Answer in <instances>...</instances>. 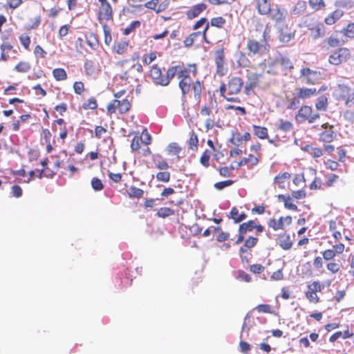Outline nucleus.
<instances>
[{
	"label": "nucleus",
	"mask_w": 354,
	"mask_h": 354,
	"mask_svg": "<svg viewBox=\"0 0 354 354\" xmlns=\"http://www.w3.org/2000/svg\"><path fill=\"white\" fill-rule=\"evenodd\" d=\"M115 65L119 69V77L129 83L137 82L143 72V67L138 61V56L118 61Z\"/></svg>",
	"instance_id": "1"
},
{
	"label": "nucleus",
	"mask_w": 354,
	"mask_h": 354,
	"mask_svg": "<svg viewBox=\"0 0 354 354\" xmlns=\"http://www.w3.org/2000/svg\"><path fill=\"white\" fill-rule=\"evenodd\" d=\"M177 72L176 66H171L167 71L166 75L162 74V69L157 65L154 64L151 66L149 75L153 82L156 84L166 86L169 83V81L174 77Z\"/></svg>",
	"instance_id": "2"
},
{
	"label": "nucleus",
	"mask_w": 354,
	"mask_h": 354,
	"mask_svg": "<svg viewBox=\"0 0 354 354\" xmlns=\"http://www.w3.org/2000/svg\"><path fill=\"white\" fill-rule=\"evenodd\" d=\"M189 68H185L178 71V79L182 78L178 82V86L181 89L183 93V102L187 100L186 95L189 93L190 91L192 80L189 76V73L192 72L196 73V66L195 64H189ZM184 102H183V105Z\"/></svg>",
	"instance_id": "3"
},
{
	"label": "nucleus",
	"mask_w": 354,
	"mask_h": 354,
	"mask_svg": "<svg viewBox=\"0 0 354 354\" xmlns=\"http://www.w3.org/2000/svg\"><path fill=\"white\" fill-rule=\"evenodd\" d=\"M131 107V101L127 98L113 100L106 106L107 113L110 115L118 111L120 114L127 113Z\"/></svg>",
	"instance_id": "4"
},
{
	"label": "nucleus",
	"mask_w": 354,
	"mask_h": 354,
	"mask_svg": "<svg viewBox=\"0 0 354 354\" xmlns=\"http://www.w3.org/2000/svg\"><path fill=\"white\" fill-rule=\"evenodd\" d=\"M100 3L98 7L97 19L102 24L104 21L113 20V10L108 0H97Z\"/></svg>",
	"instance_id": "5"
},
{
	"label": "nucleus",
	"mask_w": 354,
	"mask_h": 354,
	"mask_svg": "<svg viewBox=\"0 0 354 354\" xmlns=\"http://www.w3.org/2000/svg\"><path fill=\"white\" fill-rule=\"evenodd\" d=\"M263 41L259 42L254 39H249L247 44L248 50L254 55H264L269 50V44L266 39V32H263Z\"/></svg>",
	"instance_id": "6"
},
{
	"label": "nucleus",
	"mask_w": 354,
	"mask_h": 354,
	"mask_svg": "<svg viewBox=\"0 0 354 354\" xmlns=\"http://www.w3.org/2000/svg\"><path fill=\"white\" fill-rule=\"evenodd\" d=\"M302 82L307 84H315L322 79L319 71H313L308 68H302L300 71Z\"/></svg>",
	"instance_id": "7"
},
{
	"label": "nucleus",
	"mask_w": 354,
	"mask_h": 354,
	"mask_svg": "<svg viewBox=\"0 0 354 354\" xmlns=\"http://www.w3.org/2000/svg\"><path fill=\"white\" fill-rule=\"evenodd\" d=\"M351 56L350 52L346 48H341L330 55L328 61L333 65H339L346 62Z\"/></svg>",
	"instance_id": "8"
},
{
	"label": "nucleus",
	"mask_w": 354,
	"mask_h": 354,
	"mask_svg": "<svg viewBox=\"0 0 354 354\" xmlns=\"http://www.w3.org/2000/svg\"><path fill=\"white\" fill-rule=\"evenodd\" d=\"M209 27V24H207L205 27L204 28L203 32L198 31L194 32L190 34L184 40V44L186 47L191 46L194 42L199 37L201 38V40H205V42L209 43L206 38V33Z\"/></svg>",
	"instance_id": "9"
},
{
	"label": "nucleus",
	"mask_w": 354,
	"mask_h": 354,
	"mask_svg": "<svg viewBox=\"0 0 354 354\" xmlns=\"http://www.w3.org/2000/svg\"><path fill=\"white\" fill-rule=\"evenodd\" d=\"M270 17L274 20L277 26L283 24L287 16V11L285 9H281L278 7L272 8L269 12Z\"/></svg>",
	"instance_id": "10"
},
{
	"label": "nucleus",
	"mask_w": 354,
	"mask_h": 354,
	"mask_svg": "<svg viewBox=\"0 0 354 354\" xmlns=\"http://www.w3.org/2000/svg\"><path fill=\"white\" fill-rule=\"evenodd\" d=\"M322 127L325 129L319 134V139L324 142H331L336 137V133L333 130V127L328 123H325L322 125Z\"/></svg>",
	"instance_id": "11"
},
{
	"label": "nucleus",
	"mask_w": 354,
	"mask_h": 354,
	"mask_svg": "<svg viewBox=\"0 0 354 354\" xmlns=\"http://www.w3.org/2000/svg\"><path fill=\"white\" fill-rule=\"evenodd\" d=\"M243 82V80L238 77H234L232 78L227 85L228 88V94L230 95H235L240 92Z\"/></svg>",
	"instance_id": "12"
},
{
	"label": "nucleus",
	"mask_w": 354,
	"mask_h": 354,
	"mask_svg": "<svg viewBox=\"0 0 354 354\" xmlns=\"http://www.w3.org/2000/svg\"><path fill=\"white\" fill-rule=\"evenodd\" d=\"M56 124L59 125V129L60 131L59 138L62 140H64L67 138V136H68V128L66 127V122L64 121V120L63 118H59V119L55 120L52 124V129L53 131H56L57 130V129L56 127Z\"/></svg>",
	"instance_id": "13"
},
{
	"label": "nucleus",
	"mask_w": 354,
	"mask_h": 354,
	"mask_svg": "<svg viewBox=\"0 0 354 354\" xmlns=\"http://www.w3.org/2000/svg\"><path fill=\"white\" fill-rule=\"evenodd\" d=\"M84 70L86 76H96L100 71V68L93 60H86L84 64Z\"/></svg>",
	"instance_id": "14"
},
{
	"label": "nucleus",
	"mask_w": 354,
	"mask_h": 354,
	"mask_svg": "<svg viewBox=\"0 0 354 354\" xmlns=\"http://www.w3.org/2000/svg\"><path fill=\"white\" fill-rule=\"evenodd\" d=\"M206 8L207 5L203 3L193 6L186 11V15L187 19H193L197 17Z\"/></svg>",
	"instance_id": "15"
},
{
	"label": "nucleus",
	"mask_w": 354,
	"mask_h": 354,
	"mask_svg": "<svg viewBox=\"0 0 354 354\" xmlns=\"http://www.w3.org/2000/svg\"><path fill=\"white\" fill-rule=\"evenodd\" d=\"M277 28L279 32V39L282 43L289 42L295 36V32L291 31L287 26L285 27L279 26Z\"/></svg>",
	"instance_id": "16"
},
{
	"label": "nucleus",
	"mask_w": 354,
	"mask_h": 354,
	"mask_svg": "<svg viewBox=\"0 0 354 354\" xmlns=\"http://www.w3.org/2000/svg\"><path fill=\"white\" fill-rule=\"evenodd\" d=\"M310 36L313 39L322 37L325 35V26L323 24H317L310 29Z\"/></svg>",
	"instance_id": "17"
},
{
	"label": "nucleus",
	"mask_w": 354,
	"mask_h": 354,
	"mask_svg": "<svg viewBox=\"0 0 354 354\" xmlns=\"http://www.w3.org/2000/svg\"><path fill=\"white\" fill-rule=\"evenodd\" d=\"M278 240L280 247L283 250H288L292 248V243L290 234L286 233L279 234Z\"/></svg>",
	"instance_id": "18"
},
{
	"label": "nucleus",
	"mask_w": 354,
	"mask_h": 354,
	"mask_svg": "<svg viewBox=\"0 0 354 354\" xmlns=\"http://www.w3.org/2000/svg\"><path fill=\"white\" fill-rule=\"evenodd\" d=\"M311 113L312 109L310 106H303L299 110L298 113L296 115V120L299 122H302L309 118Z\"/></svg>",
	"instance_id": "19"
},
{
	"label": "nucleus",
	"mask_w": 354,
	"mask_h": 354,
	"mask_svg": "<svg viewBox=\"0 0 354 354\" xmlns=\"http://www.w3.org/2000/svg\"><path fill=\"white\" fill-rule=\"evenodd\" d=\"M317 93L315 88H301L298 89L297 97L301 99H307Z\"/></svg>",
	"instance_id": "20"
},
{
	"label": "nucleus",
	"mask_w": 354,
	"mask_h": 354,
	"mask_svg": "<svg viewBox=\"0 0 354 354\" xmlns=\"http://www.w3.org/2000/svg\"><path fill=\"white\" fill-rule=\"evenodd\" d=\"M127 196L130 198L140 199L143 197L144 191L143 189L136 187L135 186H131L128 190H127Z\"/></svg>",
	"instance_id": "21"
},
{
	"label": "nucleus",
	"mask_w": 354,
	"mask_h": 354,
	"mask_svg": "<svg viewBox=\"0 0 354 354\" xmlns=\"http://www.w3.org/2000/svg\"><path fill=\"white\" fill-rule=\"evenodd\" d=\"M1 60L6 62L9 59L8 53L12 49V46L8 42H3L1 45Z\"/></svg>",
	"instance_id": "22"
},
{
	"label": "nucleus",
	"mask_w": 354,
	"mask_h": 354,
	"mask_svg": "<svg viewBox=\"0 0 354 354\" xmlns=\"http://www.w3.org/2000/svg\"><path fill=\"white\" fill-rule=\"evenodd\" d=\"M343 15V11L337 9L330 13L326 19L325 22L328 25H332L335 24L342 16Z\"/></svg>",
	"instance_id": "23"
},
{
	"label": "nucleus",
	"mask_w": 354,
	"mask_h": 354,
	"mask_svg": "<svg viewBox=\"0 0 354 354\" xmlns=\"http://www.w3.org/2000/svg\"><path fill=\"white\" fill-rule=\"evenodd\" d=\"M258 242V239L250 236L248 239L245 241L244 245L240 248L239 252L240 253H245L248 251V249L252 248L256 245Z\"/></svg>",
	"instance_id": "24"
},
{
	"label": "nucleus",
	"mask_w": 354,
	"mask_h": 354,
	"mask_svg": "<svg viewBox=\"0 0 354 354\" xmlns=\"http://www.w3.org/2000/svg\"><path fill=\"white\" fill-rule=\"evenodd\" d=\"M258 11L261 15H267L271 11L270 5L267 0H258Z\"/></svg>",
	"instance_id": "25"
},
{
	"label": "nucleus",
	"mask_w": 354,
	"mask_h": 354,
	"mask_svg": "<svg viewBox=\"0 0 354 354\" xmlns=\"http://www.w3.org/2000/svg\"><path fill=\"white\" fill-rule=\"evenodd\" d=\"M234 221V223H238L247 218L245 213L239 214V210L236 207H233L230 211V216Z\"/></svg>",
	"instance_id": "26"
},
{
	"label": "nucleus",
	"mask_w": 354,
	"mask_h": 354,
	"mask_svg": "<svg viewBox=\"0 0 354 354\" xmlns=\"http://www.w3.org/2000/svg\"><path fill=\"white\" fill-rule=\"evenodd\" d=\"M52 73L57 81H64L68 77L66 71L62 68H54Z\"/></svg>",
	"instance_id": "27"
},
{
	"label": "nucleus",
	"mask_w": 354,
	"mask_h": 354,
	"mask_svg": "<svg viewBox=\"0 0 354 354\" xmlns=\"http://www.w3.org/2000/svg\"><path fill=\"white\" fill-rule=\"evenodd\" d=\"M129 47V43L126 41H121L117 43L113 47V51L118 55L124 54Z\"/></svg>",
	"instance_id": "28"
},
{
	"label": "nucleus",
	"mask_w": 354,
	"mask_h": 354,
	"mask_svg": "<svg viewBox=\"0 0 354 354\" xmlns=\"http://www.w3.org/2000/svg\"><path fill=\"white\" fill-rule=\"evenodd\" d=\"M31 68L30 64L27 61H20L15 66V69L18 73H25L28 72Z\"/></svg>",
	"instance_id": "29"
},
{
	"label": "nucleus",
	"mask_w": 354,
	"mask_h": 354,
	"mask_svg": "<svg viewBox=\"0 0 354 354\" xmlns=\"http://www.w3.org/2000/svg\"><path fill=\"white\" fill-rule=\"evenodd\" d=\"M257 225L254 221H249L247 223H243L239 225V231H241L242 234H246L247 232L252 231Z\"/></svg>",
	"instance_id": "30"
},
{
	"label": "nucleus",
	"mask_w": 354,
	"mask_h": 354,
	"mask_svg": "<svg viewBox=\"0 0 354 354\" xmlns=\"http://www.w3.org/2000/svg\"><path fill=\"white\" fill-rule=\"evenodd\" d=\"M268 226L274 230L283 229V217H280L279 220L272 218L268 221Z\"/></svg>",
	"instance_id": "31"
},
{
	"label": "nucleus",
	"mask_w": 354,
	"mask_h": 354,
	"mask_svg": "<svg viewBox=\"0 0 354 354\" xmlns=\"http://www.w3.org/2000/svg\"><path fill=\"white\" fill-rule=\"evenodd\" d=\"M254 133L260 139L266 138L268 136V129L266 127L253 125Z\"/></svg>",
	"instance_id": "32"
},
{
	"label": "nucleus",
	"mask_w": 354,
	"mask_h": 354,
	"mask_svg": "<svg viewBox=\"0 0 354 354\" xmlns=\"http://www.w3.org/2000/svg\"><path fill=\"white\" fill-rule=\"evenodd\" d=\"M23 3V0H6V3L4 5V8L6 10H10L13 11L14 10L19 8Z\"/></svg>",
	"instance_id": "33"
},
{
	"label": "nucleus",
	"mask_w": 354,
	"mask_h": 354,
	"mask_svg": "<svg viewBox=\"0 0 354 354\" xmlns=\"http://www.w3.org/2000/svg\"><path fill=\"white\" fill-rule=\"evenodd\" d=\"M82 107L84 110L96 109L97 107V100L94 97H91L82 104Z\"/></svg>",
	"instance_id": "34"
},
{
	"label": "nucleus",
	"mask_w": 354,
	"mask_h": 354,
	"mask_svg": "<svg viewBox=\"0 0 354 354\" xmlns=\"http://www.w3.org/2000/svg\"><path fill=\"white\" fill-rule=\"evenodd\" d=\"M19 40L20 44L24 47V48L26 50H30V37L27 33H23L19 37Z\"/></svg>",
	"instance_id": "35"
},
{
	"label": "nucleus",
	"mask_w": 354,
	"mask_h": 354,
	"mask_svg": "<svg viewBox=\"0 0 354 354\" xmlns=\"http://www.w3.org/2000/svg\"><path fill=\"white\" fill-rule=\"evenodd\" d=\"M103 32L104 36V43L109 46L112 41L111 30L109 26L106 24H102Z\"/></svg>",
	"instance_id": "36"
},
{
	"label": "nucleus",
	"mask_w": 354,
	"mask_h": 354,
	"mask_svg": "<svg viewBox=\"0 0 354 354\" xmlns=\"http://www.w3.org/2000/svg\"><path fill=\"white\" fill-rule=\"evenodd\" d=\"M153 162L155 167L159 169H166L169 167L167 162L158 155L153 157Z\"/></svg>",
	"instance_id": "37"
},
{
	"label": "nucleus",
	"mask_w": 354,
	"mask_h": 354,
	"mask_svg": "<svg viewBox=\"0 0 354 354\" xmlns=\"http://www.w3.org/2000/svg\"><path fill=\"white\" fill-rule=\"evenodd\" d=\"M327 104H328L327 98L325 96L322 95L317 99V101L315 103V106L317 110L325 111L327 108Z\"/></svg>",
	"instance_id": "38"
},
{
	"label": "nucleus",
	"mask_w": 354,
	"mask_h": 354,
	"mask_svg": "<svg viewBox=\"0 0 354 354\" xmlns=\"http://www.w3.org/2000/svg\"><path fill=\"white\" fill-rule=\"evenodd\" d=\"M86 44L92 49H96L99 46V41L96 35L93 33H91L89 36L86 37Z\"/></svg>",
	"instance_id": "39"
},
{
	"label": "nucleus",
	"mask_w": 354,
	"mask_h": 354,
	"mask_svg": "<svg viewBox=\"0 0 354 354\" xmlns=\"http://www.w3.org/2000/svg\"><path fill=\"white\" fill-rule=\"evenodd\" d=\"M306 3L305 1H299L292 10L293 15H299L305 12Z\"/></svg>",
	"instance_id": "40"
},
{
	"label": "nucleus",
	"mask_w": 354,
	"mask_h": 354,
	"mask_svg": "<svg viewBox=\"0 0 354 354\" xmlns=\"http://www.w3.org/2000/svg\"><path fill=\"white\" fill-rule=\"evenodd\" d=\"M158 53L156 51H151L148 54H145L142 57V62L145 65H149L157 58Z\"/></svg>",
	"instance_id": "41"
},
{
	"label": "nucleus",
	"mask_w": 354,
	"mask_h": 354,
	"mask_svg": "<svg viewBox=\"0 0 354 354\" xmlns=\"http://www.w3.org/2000/svg\"><path fill=\"white\" fill-rule=\"evenodd\" d=\"M140 21L138 20L132 21L127 27L123 30V34L128 35L131 32H134L136 28L140 27Z\"/></svg>",
	"instance_id": "42"
},
{
	"label": "nucleus",
	"mask_w": 354,
	"mask_h": 354,
	"mask_svg": "<svg viewBox=\"0 0 354 354\" xmlns=\"http://www.w3.org/2000/svg\"><path fill=\"white\" fill-rule=\"evenodd\" d=\"M174 214V210L169 207H161L157 212V216L161 218H166Z\"/></svg>",
	"instance_id": "43"
},
{
	"label": "nucleus",
	"mask_w": 354,
	"mask_h": 354,
	"mask_svg": "<svg viewBox=\"0 0 354 354\" xmlns=\"http://www.w3.org/2000/svg\"><path fill=\"white\" fill-rule=\"evenodd\" d=\"M249 162H250L252 165H254L258 162V159L252 155H250L249 158H243L239 162L237 163L236 169H239L240 167L246 165Z\"/></svg>",
	"instance_id": "44"
},
{
	"label": "nucleus",
	"mask_w": 354,
	"mask_h": 354,
	"mask_svg": "<svg viewBox=\"0 0 354 354\" xmlns=\"http://www.w3.org/2000/svg\"><path fill=\"white\" fill-rule=\"evenodd\" d=\"M91 184L92 188L95 191H101L104 187L102 180L97 177H94L91 179Z\"/></svg>",
	"instance_id": "45"
},
{
	"label": "nucleus",
	"mask_w": 354,
	"mask_h": 354,
	"mask_svg": "<svg viewBox=\"0 0 354 354\" xmlns=\"http://www.w3.org/2000/svg\"><path fill=\"white\" fill-rule=\"evenodd\" d=\"M142 138H140L138 136H135L131 143V149L132 151H137L141 147L142 143Z\"/></svg>",
	"instance_id": "46"
},
{
	"label": "nucleus",
	"mask_w": 354,
	"mask_h": 354,
	"mask_svg": "<svg viewBox=\"0 0 354 354\" xmlns=\"http://www.w3.org/2000/svg\"><path fill=\"white\" fill-rule=\"evenodd\" d=\"M215 63L216 66H224L225 62H224V54L223 50H218L215 53Z\"/></svg>",
	"instance_id": "47"
},
{
	"label": "nucleus",
	"mask_w": 354,
	"mask_h": 354,
	"mask_svg": "<svg viewBox=\"0 0 354 354\" xmlns=\"http://www.w3.org/2000/svg\"><path fill=\"white\" fill-rule=\"evenodd\" d=\"M278 129L283 132L290 131L292 129V124L289 121H283L281 120L280 124L278 126Z\"/></svg>",
	"instance_id": "48"
},
{
	"label": "nucleus",
	"mask_w": 354,
	"mask_h": 354,
	"mask_svg": "<svg viewBox=\"0 0 354 354\" xmlns=\"http://www.w3.org/2000/svg\"><path fill=\"white\" fill-rule=\"evenodd\" d=\"M280 64L286 69H291L293 68V64L291 60L285 56H281L279 60Z\"/></svg>",
	"instance_id": "49"
},
{
	"label": "nucleus",
	"mask_w": 354,
	"mask_h": 354,
	"mask_svg": "<svg viewBox=\"0 0 354 354\" xmlns=\"http://www.w3.org/2000/svg\"><path fill=\"white\" fill-rule=\"evenodd\" d=\"M159 3V0H151L145 3V6L149 9L155 10L156 12H159L161 11V9L158 7V5Z\"/></svg>",
	"instance_id": "50"
},
{
	"label": "nucleus",
	"mask_w": 354,
	"mask_h": 354,
	"mask_svg": "<svg viewBox=\"0 0 354 354\" xmlns=\"http://www.w3.org/2000/svg\"><path fill=\"white\" fill-rule=\"evenodd\" d=\"M73 90L75 93L82 95L85 91L84 84L82 82H75L73 84Z\"/></svg>",
	"instance_id": "51"
},
{
	"label": "nucleus",
	"mask_w": 354,
	"mask_h": 354,
	"mask_svg": "<svg viewBox=\"0 0 354 354\" xmlns=\"http://www.w3.org/2000/svg\"><path fill=\"white\" fill-rule=\"evenodd\" d=\"M289 104L287 106V109L295 110L297 109L300 104V100L299 97H294L290 99H288Z\"/></svg>",
	"instance_id": "52"
},
{
	"label": "nucleus",
	"mask_w": 354,
	"mask_h": 354,
	"mask_svg": "<svg viewBox=\"0 0 354 354\" xmlns=\"http://www.w3.org/2000/svg\"><path fill=\"white\" fill-rule=\"evenodd\" d=\"M170 174L168 171H160L156 174V179L158 181L167 183L169 180Z\"/></svg>",
	"instance_id": "53"
},
{
	"label": "nucleus",
	"mask_w": 354,
	"mask_h": 354,
	"mask_svg": "<svg viewBox=\"0 0 354 354\" xmlns=\"http://www.w3.org/2000/svg\"><path fill=\"white\" fill-rule=\"evenodd\" d=\"M210 156H211V152L208 150H205L203 153V154L201 157V159H200V162L203 166H205L206 167L209 166V160Z\"/></svg>",
	"instance_id": "54"
},
{
	"label": "nucleus",
	"mask_w": 354,
	"mask_h": 354,
	"mask_svg": "<svg viewBox=\"0 0 354 354\" xmlns=\"http://www.w3.org/2000/svg\"><path fill=\"white\" fill-rule=\"evenodd\" d=\"M210 23L212 26L221 28L225 24V19L222 17H214L211 19Z\"/></svg>",
	"instance_id": "55"
},
{
	"label": "nucleus",
	"mask_w": 354,
	"mask_h": 354,
	"mask_svg": "<svg viewBox=\"0 0 354 354\" xmlns=\"http://www.w3.org/2000/svg\"><path fill=\"white\" fill-rule=\"evenodd\" d=\"M41 136V140H43L45 144H48L49 142H51L52 133H50L49 129H43Z\"/></svg>",
	"instance_id": "56"
},
{
	"label": "nucleus",
	"mask_w": 354,
	"mask_h": 354,
	"mask_svg": "<svg viewBox=\"0 0 354 354\" xmlns=\"http://www.w3.org/2000/svg\"><path fill=\"white\" fill-rule=\"evenodd\" d=\"M139 137L142 138V143H143L145 145H149L151 144V137L146 129L142 131L141 136Z\"/></svg>",
	"instance_id": "57"
},
{
	"label": "nucleus",
	"mask_w": 354,
	"mask_h": 354,
	"mask_svg": "<svg viewBox=\"0 0 354 354\" xmlns=\"http://www.w3.org/2000/svg\"><path fill=\"white\" fill-rule=\"evenodd\" d=\"M234 183L232 180H227L225 181H221L214 184V187L218 190H221L225 187H229Z\"/></svg>",
	"instance_id": "58"
},
{
	"label": "nucleus",
	"mask_w": 354,
	"mask_h": 354,
	"mask_svg": "<svg viewBox=\"0 0 354 354\" xmlns=\"http://www.w3.org/2000/svg\"><path fill=\"white\" fill-rule=\"evenodd\" d=\"M23 191L19 185H15L11 187V194L15 198H19L22 196Z\"/></svg>",
	"instance_id": "59"
},
{
	"label": "nucleus",
	"mask_w": 354,
	"mask_h": 354,
	"mask_svg": "<svg viewBox=\"0 0 354 354\" xmlns=\"http://www.w3.org/2000/svg\"><path fill=\"white\" fill-rule=\"evenodd\" d=\"M34 54L36 57L45 58L47 53L41 46L37 45L34 49Z\"/></svg>",
	"instance_id": "60"
},
{
	"label": "nucleus",
	"mask_w": 354,
	"mask_h": 354,
	"mask_svg": "<svg viewBox=\"0 0 354 354\" xmlns=\"http://www.w3.org/2000/svg\"><path fill=\"white\" fill-rule=\"evenodd\" d=\"M290 178V174L288 172H284L282 174H279L274 178V183H283L286 180H288Z\"/></svg>",
	"instance_id": "61"
},
{
	"label": "nucleus",
	"mask_w": 354,
	"mask_h": 354,
	"mask_svg": "<svg viewBox=\"0 0 354 354\" xmlns=\"http://www.w3.org/2000/svg\"><path fill=\"white\" fill-rule=\"evenodd\" d=\"M62 10V8L58 6H55L52 7L48 15L49 18H55L58 16L59 13Z\"/></svg>",
	"instance_id": "62"
},
{
	"label": "nucleus",
	"mask_w": 354,
	"mask_h": 354,
	"mask_svg": "<svg viewBox=\"0 0 354 354\" xmlns=\"http://www.w3.org/2000/svg\"><path fill=\"white\" fill-rule=\"evenodd\" d=\"M344 33L348 37L354 38V24H349L344 29Z\"/></svg>",
	"instance_id": "63"
},
{
	"label": "nucleus",
	"mask_w": 354,
	"mask_h": 354,
	"mask_svg": "<svg viewBox=\"0 0 354 354\" xmlns=\"http://www.w3.org/2000/svg\"><path fill=\"white\" fill-rule=\"evenodd\" d=\"M255 309L259 313H271V306L268 304H259Z\"/></svg>",
	"instance_id": "64"
}]
</instances>
